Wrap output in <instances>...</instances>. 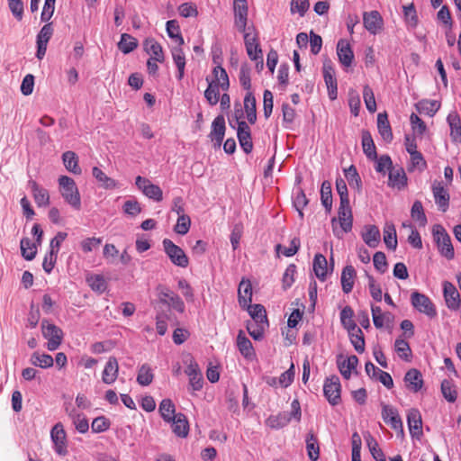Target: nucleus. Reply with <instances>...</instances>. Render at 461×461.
Segmentation results:
<instances>
[{"instance_id": "nucleus-1", "label": "nucleus", "mask_w": 461, "mask_h": 461, "mask_svg": "<svg viewBox=\"0 0 461 461\" xmlns=\"http://www.w3.org/2000/svg\"><path fill=\"white\" fill-rule=\"evenodd\" d=\"M59 192L65 200L71 207L76 210L81 208V198L78 188L75 181L67 176H61L59 178Z\"/></svg>"}, {"instance_id": "nucleus-2", "label": "nucleus", "mask_w": 461, "mask_h": 461, "mask_svg": "<svg viewBox=\"0 0 461 461\" xmlns=\"http://www.w3.org/2000/svg\"><path fill=\"white\" fill-rule=\"evenodd\" d=\"M434 240L440 255L447 260H451L455 257L454 247L451 243L450 236L441 225H435L432 230Z\"/></svg>"}, {"instance_id": "nucleus-3", "label": "nucleus", "mask_w": 461, "mask_h": 461, "mask_svg": "<svg viewBox=\"0 0 461 461\" xmlns=\"http://www.w3.org/2000/svg\"><path fill=\"white\" fill-rule=\"evenodd\" d=\"M41 327L43 338L48 340L47 348L50 351L58 349L63 340L64 333L62 330L46 319L42 320Z\"/></svg>"}, {"instance_id": "nucleus-4", "label": "nucleus", "mask_w": 461, "mask_h": 461, "mask_svg": "<svg viewBox=\"0 0 461 461\" xmlns=\"http://www.w3.org/2000/svg\"><path fill=\"white\" fill-rule=\"evenodd\" d=\"M162 244L164 251L169 258L172 264L183 268L188 267L189 259L180 247L168 239L163 240Z\"/></svg>"}, {"instance_id": "nucleus-5", "label": "nucleus", "mask_w": 461, "mask_h": 461, "mask_svg": "<svg viewBox=\"0 0 461 461\" xmlns=\"http://www.w3.org/2000/svg\"><path fill=\"white\" fill-rule=\"evenodd\" d=\"M411 303L419 312L427 315L429 318L432 319L437 316L436 307L426 294L417 291L413 292L411 294Z\"/></svg>"}, {"instance_id": "nucleus-6", "label": "nucleus", "mask_w": 461, "mask_h": 461, "mask_svg": "<svg viewBox=\"0 0 461 461\" xmlns=\"http://www.w3.org/2000/svg\"><path fill=\"white\" fill-rule=\"evenodd\" d=\"M185 363L186 364L185 373L189 378V388L194 392L200 391L203 385V378L198 364L192 357H188Z\"/></svg>"}, {"instance_id": "nucleus-7", "label": "nucleus", "mask_w": 461, "mask_h": 461, "mask_svg": "<svg viewBox=\"0 0 461 461\" xmlns=\"http://www.w3.org/2000/svg\"><path fill=\"white\" fill-rule=\"evenodd\" d=\"M50 438L54 445L55 452L59 456L68 454L67 434L62 423H56L50 431Z\"/></svg>"}, {"instance_id": "nucleus-8", "label": "nucleus", "mask_w": 461, "mask_h": 461, "mask_svg": "<svg viewBox=\"0 0 461 461\" xmlns=\"http://www.w3.org/2000/svg\"><path fill=\"white\" fill-rule=\"evenodd\" d=\"M158 291V299L161 303L171 307L180 313L185 312V303L179 295L165 286H159Z\"/></svg>"}, {"instance_id": "nucleus-9", "label": "nucleus", "mask_w": 461, "mask_h": 461, "mask_svg": "<svg viewBox=\"0 0 461 461\" xmlns=\"http://www.w3.org/2000/svg\"><path fill=\"white\" fill-rule=\"evenodd\" d=\"M135 185L142 194L149 199L160 202L163 199V192L161 188L152 184L148 178L138 176L135 178Z\"/></svg>"}, {"instance_id": "nucleus-10", "label": "nucleus", "mask_w": 461, "mask_h": 461, "mask_svg": "<svg viewBox=\"0 0 461 461\" xmlns=\"http://www.w3.org/2000/svg\"><path fill=\"white\" fill-rule=\"evenodd\" d=\"M341 386L338 376L327 378L323 384V393L328 402L335 406L340 402Z\"/></svg>"}, {"instance_id": "nucleus-11", "label": "nucleus", "mask_w": 461, "mask_h": 461, "mask_svg": "<svg viewBox=\"0 0 461 461\" xmlns=\"http://www.w3.org/2000/svg\"><path fill=\"white\" fill-rule=\"evenodd\" d=\"M233 11L235 17L234 23L237 29L244 32L247 27L249 12L247 0H233Z\"/></svg>"}, {"instance_id": "nucleus-12", "label": "nucleus", "mask_w": 461, "mask_h": 461, "mask_svg": "<svg viewBox=\"0 0 461 461\" xmlns=\"http://www.w3.org/2000/svg\"><path fill=\"white\" fill-rule=\"evenodd\" d=\"M237 137L240 145L243 151L247 154L250 153L253 149V143L251 139L250 128L248 123L244 121H239L237 119Z\"/></svg>"}, {"instance_id": "nucleus-13", "label": "nucleus", "mask_w": 461, "mask_h": 461, "mask_svg": "<svg viewBox=\"0 0 461 461\" xmlns=\"http://www.w3.org/2000/svg\"><path fill=\"white\" fill-rule=\"evenodd\" d=\"M382 418L386 424L391 426L392 429L394 430H400L402 433L403 432L402 419L398 411L394 407L388 404H383Z\"/></svg>"}, {"instance_id": "nucleus-14", "label": "nucleus", "mask_w": 461, "mask_h": 461, "mask_svg": "<svg viewBox=\"0 0 461 461\" xmlns=\"http://www.w3.org/2000/svg\"><path fill=\"white\" fill-rule=\"evenodd\" d=\"M225 120L222 115H218L212 123L209 138L213 142L214 148H220L225 135Z\"/></svg>"}, {"instance_id": "nucleus-15", "label": "nucleus", "mask_w": 461, "mask_h": 461, "mask_svg": "<svg viewBox=\"0 0 461 461\" xmlns=\"http://www.w3.org/2000/svg\"><path fill=\"white\" fill-rule=\"evenodd\" d=\"M443 294L447 308L457 310L460 303V294L455 285L448 281H445L443 283Z\"/></svg>"}, {"instance_id": "nucleus-16", "label": "nucleus", "mask_w": 461, "mask_h": 461, "mask_svg": "<svg viewBox=\"0 0 461 461\" xmlns=\"http://www.w3.org/2000/svg\"><path fill=\"white\" fill-rule=\"evenodd\" d=\"M363 23L370 33L376 34L383 27V18L377 11L365 12Z\"/></svg>"}, {"instance_id": "nucleus-17", "label": "nucleus", "mask_w": 461, "mask_h": 461, "mask_svg": "<svg viewBox=\"0 0 461 461\" xmlns=\"http://www.w3.org/2000/svg\"><path fill=\"white\" fill-rule=\"evenodd\" d=\"M432 192L436 204L439 210L446 212L449 206V194L440 182H434Z\"/></svg>"}, {"instance_id": "nucleus-18", "label": "nucleus", "mask_w": 461, "mask_h": 461, "mask_svg": "<svg viewBox=\"0 0 461 461\" xmlns=\"http://www.w3.org/2000/svg\"><path fill=\"white\" fill-rule=\"evenodd\" d=\"M407 423L411 437L419 438L422 435V420L417 409H411L408 411Z\"/></svg>"}, {"instance_id": "nucleus-19", "label": "nucleus", "mask_w": 461, "mask_h": 461, "mask_svg": "<svg viewBox=\"0 0 461 461\" xmlns=\"http://www.w3.org/2000/svg\"><path fill=\"white\" fill-rule=\"evenodd\" d=\"M119 374V364L114 357H110L102 373V381L105 384H113Z\"/></svg>"}, {"instance_id": "nucleus-20", "label": "nucleus", "mask_w": 461, "mask_h": 461, "mask_svg": "<svg viewBox=\"0 0 461 461\" xmlns=\"http://www.w3.org/2000/svg\"><path fill=\"white\" fill-rule=\"evenodd\" d=\"M388 185L398 190L403 189L407 185V176L403 168L393 167L389 171Z\"/></svg>"}, {"instance_id": "nucleus-21", "label": "nucleus", "mask_w": 461, "mask_h": 461, "mask_svg": "<svg viewBox=\"0 0 461 461\" xmlns=\"http://www.w3.org/2000/svg\"><path fill=\"white\" fill-rule=\"evenodd\" d=\"M404 382L406 387L413 393L419 392L423 385L421 374L415 368L410 369L405 374Z\"/></svg>"}, {"instance_id": "nucleus-22", "label": "nucleus", "mask_w": 461, "mask_h": 461, "mask_svg": "<svg viewBox=\"0 0 461 461\" xmlns=\"http://www.w3.org/2000/svg\"><path fill=\"white\" fill-rule=\"evenodd\" d=\"M28 185L32 192V195L37 205L39 207L47 206L50 203V195L48 191L41 187L33 180H30Z\"/></svg>"}, {"instance_id": "nucleus-23", "label": "nucleus", "mask_w": 461, "mask_h": 461, "mask_svg": "<svg viewBox=\"0 0 461 461\" xmlns=\"http://www.w3.org/2000/svg\"><path fill=\"white\" fill-rule=\"evenodd\" d=\"M337 54L340 63L345 67H349L354 59L353 51L348 41H339L337 44Z\"/></svg>"}, {"instance_id": "nucleus-24", "label": "nucleus", "mask_w": 461, "mask_h": 461, "mask_svg": "<svg viewBox=\"0 0 461 461\" xmlns=\"http://www.w3.org/2000/svg\"><path fill=\"white\" fill-rule=\"evenodd\" d=\"M173 432L180 438H185L188 435L189 424L186 417L183 413H177L174 419L171 420Z\"/></svg>"}, {"instance_id": "nucleus-25", "label": "nucleus", "mask_w": 461, "mask_h": 461, "mask_svg": "<svg viewBox=\"0 0 461 461\" xmlns=\"http://www.w3.org/2000/svg\"><path fill=\"white\" fill-rule=\"evenodd\" d=\"M144 50L150 55V59L158 62L164 61V53L161 45L153 38L145 40Z\"/></svg>"}, {"instance_id": "nucleus-26", "label": "nucleus", "mask_w": 461, "mask_h": 461, "mask_svg": "<svg viewBox=\"0 0 461 461\" xmlns=\"http://www.w3.org/2000/svg\"><path fill=\"white\" fill-rule=\"evenodd\" d=\"M237 346L240 354L247 359H253L255 357V351L250 340L244 335L243 331L240 330L237 337Z\"/></svg>"}, {"instance_id": "nucleus-27", "label": "nucleus", "mask_w": 461, "mask_h": 461, "mask_svg": "<svg viewBox=\"0 0 461 461\" xmlns=\"http://www.w3.org/2000/svg\"><path fill=\"white\" fill-rule=\"evenodd\" d=\"M356 278V270L352 266H346L341 273V286L345 294L352 291Z\"/></svg>"}, {"instance_id": "nucleus-28", "label": "nucleus", "mask_w": 461, "mask_h": 461, "mask_svg": "<svg viewBox=\"0 0 461 461\" xmlns=\"http://www.w3.org/2000/svg\"><path fill=\"white\" fill-rule=\"evenodd\" d=\"M238 297L240 306L245 307L251 303L252 285L249 280L242 279L238 289Z\"/></svg>"}, {"instance_id": "nucleus-29", "label": "nucleus", "mask_w": 461, "mask_h": 461, "mask_svg": "<svg viewBox=\"0 0 461 461\" xmlns=\"http://www.w3.org/2000/svg\"><path fill=\"white\" fill-rule=\"evenodd\" d=\"M171 54L177 68V78L181 80L185 75V56L183 51L182 46H176L171 49Z\"/></svg>"}, {"instance_id": "nucleus-30", "label": "nucleus", "mask_w": 461, "mask_h": 461, "mask_svg": "<svg viewBox=\"0 0 461 461\" xmlns=\"http://www.w3.org/2000/svg\"><path fill=\"white\" fill-rule=\"evenodd\" d=\"M362 238L365 243L370 248H375L380 242V231L375 225L366 226L362 232Z\"/></svg>"}, {"instance_id": "nucleus-31", "label": "nucleus", "mask_w": 461, "mask_h": 461, "mask_svg": "<svg viewBox=\"0 0 461 461\" xmlns=\"http://www.w3.org/2000/svg\"><path fill=\"white\" fill-rule=\"evenodd\" d=\"M377 128L384 140L390 142L393 140V132L386 113H378Z\"/></svg>"}, {"instance_id": "nucleus-32", "label": "nucleus", "mask_w": 461, "mask_h": 461, "mask_svg": "<svg viewBox=\"0 0 461 461\" xmlns=\"http://www.w3.org/2000/svg\"><path fill=\"white\" fill-rule=\"evenodd\" d=\"M62 161L69 172L75 175H80L82 170L78 165V158L74 151H66L62 155Z\"/></svg>"}, {"instance_id": "nucleus-33", "label": "nucleus", "mask_w": 461, "mask_h": 461, "mask_svg": "<svg viewBox=\"0 0 461 461\" xmlns=\"http://www.w3.org/2000/svg\"><path fill=\"white\" fill-rule=\"evenodd\" d=\"M248 309L251 320L249 321H255L258 323H263V325L268 323L267 318V312L263 305L261 304H249L245 306Z\"/></svg>"}, {"instance_id": "nucleus-34", "label": "nucleus", "mask_w": 461, "mask_h": 461, "mask_svg": "<svg viewBox=\"0 0 461 461\" xmlns=\"http://www.w3.org/2000/svg\"><path fill=\"white\" fill-rule=\"evenodd\" d=\"M244 109L248 121L252 124L255 123L257 120L256 98L250 91H248L244 97Z\"/></svg>"}, {"instance_id": "nucleus-35", "label": "nucleus", "mask_w": 461, "mask_h": 461, "mask_svg": "<svg viewBox=\"0 0 461 461\" xmlns=\"http://www.w3.org/2000/svg\"><path fill=\"white\" fill-rule=\"evenodd\" d=\"M313 271L316 276L324 281L329 269H328V262L326 258L322 254H316L313 260Z\"/></svg>"}, {"instance_id": "nucleus-36", "label": "nucleus", "mask_w": 461, "mask_h": 461, "mask_svg": "<svg viewBox=\"0 0 461 461\" xmlns=\"http://www.w3.org/2000/svg\"><path fill=\"white\" fill-rule=\"evenodd\" d=\"M354 312L349 306H346L340 312V321L345 329L349 332H360V328L357 326L354 320Z\"/></svg>"}, {"instance_id": "nucleus-37", "label": "nucleus", "mask_w": 461, "mask_h": 461, "mask_svg": "<svg viewBox=\"0 0 461 461\" xmlns=\"http://www.w3.org/2000/svg\"><path fill=\"white\" fill-rule=\"evenodd\" d=\"M447 122L450 126L451 132L450 136L455 142L461 141V122L456 113H450L447 115Z\"/></svg>"}, {"instance_id": "nucleus-38", "label": "nucleus", "mask_w": 461, "mask_h": 461, "mask_svg": "<svg viewBox=\"0 0 461 461\" xmlns=\"http://www.w3.org/2000/svg\"><path fill=\"white\" fill-rule=\"evenodd\" d=\"M213 79L211 81L221 86V89L227 91L230 87V80L226 70L221 66H216L213 70Z\"/></svg>"}, {"instance_id": "nucleus-39", "label": "nucleus", "mask_w": 461, "mask_h": 461, "mask_svg": "<svg viewBox=\"0 0 461 461\" xmlns=\"http://www.w3.org/2000/svg\"><path fill=\"white\" fill-rule=\"evenodd\" d=\"M92 175L104 189H114L118 186V184L114 179L107 176L106 174L97 167H93Z\"/></svg>"}, {"instance_id": "nucleus-40", "label": "nucleus", "mask_w": 461, "mask_h": 461, "mask_svg": "<svg viewBox=\"0 0 461 461\" xmlns=\"http://www.w3.org/2000/svg\"><path fill=\"white\" fill-rule=\"evenodd\" d=\"M362 147L365 155L369 159H376L375 146L370 132L367 131L362 132Z\"/></svg>"}, {"instance_id": "nucleus-41", "label": "nucleus", "mask_w": 461, "mask_h": 461, "mask_svg": "<svg viewBox=\"0 0 461 461\" xmlns=\"http://www.w3.org/2000/svg\"><path fill=\"white\" fill-rule=\"evenodd\" d=\"M30 362L35 366L49 368L53 366L54 360L49 354L34 352L31 356Z\"/></svg>"}, {"instance_id": "nucleus-42", "label": "nucleus", "mask_w": 461, "mask_h": 461, "mask_svg": "<svg viewBox=\"0 0 461 461\" xmlns=\"http://www.w3.org/2000/svg\"><path fill=\"white\" fill-rule=\"evenodd\" d=\"M158 411L163 420L167 422H171V420L177 414L176 413L175 405L170 399L162 400Z\"/></svg>"}, {"instance_id": "nucleus-43", "label": "nucleus", "mask_w": 461, "mask_h": 461, "mask_svg": "<svg viewBox=\"0 0 461 461\" xmlns=\"http://www.w3.org/2000/svg\"><path fill=\"white\" fill-rule=\"evenodd\" d=\"M358 358L356 356H350L347 359L339 363V368L344 378L348 379L353 371L356 370Z\"/></svg>"}, {"instance_id": "nucleus-44", "label": "nucleus", "mask_w": 461, "mask_h": 461, "mask_svg": "<svg viewBox=\"0 0 461 461\" xmlns=\"http://www.w3.org/2000/svg\"><path fill=\"white\" fill-rule=\"evenodd\" d=\"M290 422V415L288 411L279 412L276 415H272L267 420V425L272 429H281Z\"/></svg>"}, {"instance_id": "nucleus-45", "label": "nucleus", "mask_w": 461, "mask_h": 461, "mask_svg": "<svg viewBox=\"0 0 461 461\" xmlns=\"http://www.w3.org/2000/svg\"><path fill=\"white\" fill-rule=\"evenodd\" d=\"M416 107L420 113L433 116L439 109L440 104L435 100H421L416 104Z\"/></svg>"}, {"instance_id": "nucleus-46", "label": "nucleus", "mask_w": 461, "mask_h": 461, "mask_svg": "<svg viewBox=\"0 0 461 461\" xmlns=\"http://www.w3.org/2000/svg\"><path fill=\"white\" fill-rule=\"evenodd\" d=\"M166 30L167 35L172 40H175L176 43L179 46H183L185 41L184 38L180 33V27L176 20H169L167 22Z\"/></svg>"}, {"instance_id": "nucleus-47", "label": "nucleus", "mask_w": 461, "mask_h": 461, "mask_svg": "<svg viewBox=\"0 0 461 461\" xmlns=\"http://www.w3.org/2000/svg\"><path fill=\"white\" fill-rule=\"evenodd\" d=\"M68 416L72 420L73 424L78 432L86 433L88 431L89 424L86 418L83 414L78 413L75 410H72L68 412Z\"/></svg>"}, {"instance_id": "nucleus-48", "label": "nucleus", "mask_w": 461, "mask_h": 461, "mask_svg": "<svg viewBox=\"0 0 461 461\" xmlns=\"http://www.w3.org/2000/svg\"><path fill=\"white\" fill-rule=\"evenodd\" d=\"M384 241L390 249H395L397 247V237L394 225L386 223L384 228Z\"/></svg>"}, {"instance_id": "nucleus-49", "label": "nucleus", "mask_w": 461, "mask_h": 461, "mask_svg": "<svg viewBox=\"0 0 461 461\" xmlns=\"http://www.w3.org/2000/svg\"><path fill=\"white\" fill-rule=\"evenodd\" d=\"M208 82V87L204 91V97L211 105H215L220 99V89L221 86L210 81L209 77H206Z\"/></svg>"}, {"instance_id": "nucleus-50", "label": "nucleus", "mask_w": 461, "mask_h": 461, "mask_svg": "<svg viewBox=\"0 0 461 461\" xmlns=\"http://www.w3.org/2000/svg\"><path fill=\"white\" fill-rule=\"evenodd\" d=\"M365 439L372 456L376 461H386L384 454L379 447L377 441L369 433L365 436Z\"/></svg>"}, {"instance_id": "nucleus-51", "label": "nucleus", "mask_w": 461, "mask_h": 461, "mask_svg": "<svg viewBox=\"0 0 461 461\" xmlns=\"http://www.w3.org/2000/svg\"><path fill=\"white\" fill-rule=\"evenodd\" d=\"M138 46V41L130 34L123 33L121 36V41L118 43L119 50L124 54H128L134 50Z\"/></svg>"}, {"instance_id": "nucleus-52", "label": "nucleus", "mask_w": 461, "mask_h": 461, "mask_svg": "<svg viewBox=\"0 0 461 461\" xmlns=\"http://www.w3.org/2000/svg\"><path fill=\"white\" fill-rule=\"evenodd\" d=\"M394 349L398 354L399 357L405 361L411 360V350L409 343L406 340L401 338L396 339L394 342Z\"/></svg>"}, {"instance_id": "nucleus-53", "label": "nucleus", "mask_w": 461, "mask_h": 461, "mask_svg": "<svg viewBox=\"0 0 461 461\" xmlns=\"http://www.w3.org/2000/svg\"><path fill=\"white\" fill-rule=\"evenodd\" d=\"M306 448L309 458L312 461H316L320 456V449L317 438L312 433H309L306 437Z\"/></svg>"}, {"instance_id": "nucleus-54", "label": "nucleus", "mask_w": 461, "mask_h": 461, "mask_svg": "<svg viewBox=\"0 0 461 461\" xmlns=\"http://www.w3.org/2000/svg\"><path fill=\"white\" fill-rule=\"evenodd\" d=\"M20 245H21L22 256L26 260H32L35 258L36 252H37V248H36L35 243H32L31 241V240L28 238H23L21 240Z\"/></svg>"}, {"instance_id": "nucleus-55", "label": "nucleus", "mask_w": 461, "mask_h": 461, "mask_svg": "<svg viewBox=\"0 0 461 461\" xmlns=\"http://www.w3.org/2000/svg\"><path fill=\"white\" fill-rule=\"evenodd\" d=\"M153 378L154 375L150 366L147 364L142 365L138 371L137 382L140 385L147 386L152 383Z\"/></svg>"}, {"instance_id": "nucleus-56", "label": "nucleus", "mask_w": 461, "mask_h": 461, "mask_svg": "<svg viewBox=\"0 0 461 461\" xmlns=\"http://www.w3.org/2000/svg\"><path fill=\"white\" fill-rule=\"evenodd\" d=\"M321 200L322 205L328 212H330L332 207V194L331 185L328 181H324L321 189Z\"/></svg>"}, {"instance_id": "nucleus-57", "label": "nucleus", "mask_w": 461, "mask_h": 461, "mask_svg": "<svg viewBox=\"0 0 461 461\" xmlns=\"http://www.w3.org/2000/svg\"><path fill=\"white\" fill-rule=\"evenodd\" d=\"M268 327V323H258L255 321H248L247 330L249 334L256 340H260L263 338L265 330Z\"/></svg>"}, {"instance_id": "nucleus-58", "label": "nucleus", "mask_w": 461, "mask_h": 461, "mask_svg": "<svg viewBox=\"0 0 461 461\" xmlns=\"http://www.w3.org/2000/svg\"><path fill=\"white\" fill-rule=\"evenodd\" d=\"M86 282L91 289L97 293H103L106 289V282L104 276L100 275H93L86 277Z\"/></svg>"}, {"instance_id": "nucleus-59", "label": "nucleus", "mask_w": 461, "mask_h": 461, "mask_svg": "<svg viewBox=\"0 0 461 461\" xmlns=\"http://www.w3.org/2000/svg\"><path fill=\"white\" fill-rule=\"evenodd\" d=\"M363 98L366 104V109L370 113H375L376 111V103L374 92L369 86H365L363 88Z\"/></svg>"}, {"instance_id": "nucleus-60", "label": "nucleus", "mask_w": 461, "mask_h": 461, "mask_svg": "<svg viewBox=\"0 0 461 461\" xmlns=\"http://www.w3.org/2000/svg\"><path fill=\"white\" fill-rule=\"evenodd\" d=\"M404 20L409 27L415 28L418 24V17L413 4L403 6Z\"/></svg>"}, {"instance_id": "nucleus-61", "label": "nucleus", "mask_w": 461, "mask_h": 461, "mask_svg": "<svg viewBox=\"0 0 461 461\" xmlns=\"http://www.w3.org/2000/svg\"><path fill=\"white\" fill-rule=\"evenodd\" d=\"M411 214L414 220L420 222V225H426L427 217L424 213L422 203L420 201L414 202L411 207Z\"/></svg>"}, {"instance_id": "nucleus-62", "label": "nucleus", "mask_w": 461, "mask_h": 461, "mask_svg": "<svg viewBox=\"0 0 461 461\" xmlns=\"http://www.w3.org/2000/svg\"><path fill=\"white\" fill-rule=\"evenodd\" d=\"M344 171L345 176L348 182L349 186L359 189L361 186V179L356 167L354 166H350Z\"/></svg>"}, {"instance_id": "nucleus-63", "label": "nucleus", "mask_w": 461, "mask_h": 461, "mask_svg": "<svg viewBox=\"0 0 461 461\" xmlns=\"http://www.w3.org/2000/svg\"><path fill=\"white\" fill-rule=\"evenodd\" d=\"M102 243L101 238H86L82 240L79 246L84 253H89L97 249Z\"/></svg>"}, {"instance_id": "nucleus-64", "label": "nucleus", "mask_w": 461, "mask_h": 461, "mask_svg": "<svg viewBox=\"0 0 461 461\" xmlns=\"http://www.w3.org/2000/svg\"><path fill=\"white\" fill-rule=\"evenodd\" d=\"M441 392L447 402H454L456 400V391L449 381L444 380L441 383Z\"/></svg>"}]
</instances>
